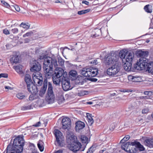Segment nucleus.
<instances>
[{"label":"nucleus","instance_id":"30","mask_svg":"<svg viewBox=\"0 0 153 153\" xmlns=\"http://www.w3.org/2000/svg\"><path fill=\"white\" fill-rule=\"evenodd\" d=\"M127 53V52H126V51H124V50L121 51L119 53V55H118L119 58L120 57L121 59H125Z\"/></svg>","mask_w":153,"mask_h":153},{"label":"nucleus","instance_id":"43","mask_svg":"<svg viewBox=\"0 0 153 153\" xmlns=\"http://www.w3.org/2000/svg\"><path fill=\"white\" fill-rule=\"evenodd\" d=\"M33 33L32 31H30L28 32L25 34L23 35V37H26L30 36L33 35Z\"/></svg>","mask_w":153,"mask_h":153},{"label":"nucleus","instance_id":"35","mask_svg":"<svg viewBox=\"0 0 153 153\" xmlns=\"http://www.w3.org/2000/svg\"><path fill=\"white\" fill-rule=\"evenodd\" d=\"M22 65H19L17 66H16L15 68L17 72L20 74H22L23 73L22 71Z\"/></svg>","mask_w":153,"mask_h":153},{"label":"nucleus","instance_id":"12","mask_svg":"<svg viewBox=\"0 0 153 153\" xmlns=\"http://www.w3.org/2000/svg\"><path fill=\"white\" fill-rule=\"evenodd\" d=\"M48 87V80L46 78L45 79L43 83V85L39 91V95L41 97H42L45 94Z\"/></svg>","mask_w":153,"mask_h":153},{"label":"nucleus","instance_id":"6","mask_svg":"<svg viewBox=\"0 0 153 153\" xmlns=\"http://www.w3.org/2000/svg\"><path fill=\"white\" fill-rule=\"evenodd\" d=\"M55 99V94L53 91L52 84L48 83V88L46 95L45 100L49 104L53 103Z\"/></svg>","mask_w":153,"mask_h":153},{"label":"nucleus","instance_id":"11","mask_svg":"<svg viewBox=\"0 0 153 153\" xmlns=\"http://www.w3.org/2000/svg\"><path fill=\"white\" fill-rule=\"evenodd\" d=\"M33 80L34 84L38 86H40L43 83V78L42 74H33Z\"/></svg>","mask_w":153,"mask_h":153},{"label":"nucleus","instance_id":"19","mask_svg":"<svg viewBox=\"0 0 153 153\" xmlns=\"http://www.w3.org/2000/svg\"><path fill=\"white\" fill-rule=\"evenodd\" d=\"M75 129L76 131L79 132L80 130L82 129L85 127L84 123L80 121H77L75 123Z\"/></svg>","mask_w":153,"mask_h":153},{"label":"nucleus","instance_id":"39","mask_svg":"<svg viewBox=\"0 0 153 153\" xmlns=\"http://www.w3.org/2000/svg\"><path fill=\"white\" fill-rule=\"evenodd\" d=\"M88 92L82 90L80 91L78 93V95L79 96H82L85 95L87 94Z\"/></svg>","mask_w":153,"mask_h":153},{"label":"nucleus","instance_id":"15","mask_svg":"<svg viewBox=\"0 0 153 153\" xmlns=\"http://www.w3.org/2000/svg\"><path fill=\"white\" fill-rule=\"evenodd\" d=\"M62 128L64 129H66L70 127L71 121L68 117H64L62 120Z\"/></svg>","mask_w":153,"mask_h":153},{"label":"nucleus","instance_id":"53","mask_svg":"<svg viewBox=\"0 0 153 153\" xmlns=\"http://www.w3.org/2000/svg\"><path fill=\"white\" fill-rule=\"evenodd\" d=\"M88 120V123L89 125V126H91L94 122V120H93V119H88V120Z\"/></svg>","mask_w":153,"mask_h":153},{"label":"nucleus","instance_id":"52","mask_svg":"<svg viewBox=\"0 0 153 153\" xmlns=\"http://www.w3.org/2000/svg\"><path fill=\"white\" fill-rule=\"evenodd\" d=\"M87 120L93 119L92 117V115L91 114L87 113Z\"/></svg>","mask_w":153,"mask_h":153},{"label":"nucleus","instance_id":"3","mask_svg":"<svg viewBox=\"0 0 153 153\" xmlns=\"http://www.w3.org/2000/svg\"><path fill=\"white\" fill-rule=\"evenodd\" d=\"M148 60L146 58L140 59L134 65L135 69L139 70H146L149 73L153 74V62L148 63Z\"/></svg>","mask_w":153,"mask_h":153},{"label":"nucleus","instance_id":"47","mask_svg":"<svg viewBox=\"0 0 153 153\" xmlns=\"http://www.w3.org/2000/svg\"><path fill=\"white\" fill-rule=\"evenodd\" d=\"M149 111V109L148 108H144L142 109V114H147Z\"/></svg>","mask_w":153,"mask_h":153},{"label":"nucleus","instance_id":"59","mask_svg":"<svg viewBox=\"0 0 153 153\" xmlns=\"http://www.w3.org/2000/svg\"><path fill=\"white\" fill-rule=\"evenodd\" d=\"M92 63H93V64L96 65L98 63V62H97V59H95L92 61Z\"/></svg>","mask_w":153,"mask_h":153},{"label":"nucleus","instance_id":"27","mask_svg":"<svg viewBox=\"0 0 153 153\" xmlns=\"http://www.w3.org/2000/svg\"><path fill=\"white\" fill-rule=\"evenodd\" d=\"M25 80L26 82L27 85V84L29 85L33 83L30 78V75L28 74H26L25 75Z\"/></svg>","mask_w":153,"mask_h":153},{"label":"nucleus","instance_id":"22","mask_svg":"<svg viewBox=\"0 0 153 153\" xmlns=\"http://www.w3.org/2000/svg\"><path fill=\"white\" fill-rule=\"evenodd\" d=\"M128 79L131 80L133 82H137L141 81L142 79L139 76H134L131 75L129 76H128Z\"/></svg>","mask_w":153,"mask_h":153},{"label":"nucleus","instance_id":"42","mask_svg":"<svg viewBox=\"0 0 153 153\" xmlns=\"http://www.w3.org/2000/svg\"><path fill=\"white\" fill-rule=\"evenodd\" d=\"M1 1L3 6L8 8L10 7V5L4 0H1Z\"/></svg>","mask_w":153,"mask_h":153},{"label":"nucleus","instance_id":"64","mask_svg":"<svg viewBox=\"0 0 153 153\" xmlns=\"http://www.w3.org/2000/svg\"><path fill=\"white\" fill-rule=\"evenodd\" d=\"M31 153H39V152L37 151V150L36 149H34V150H32L31 151Z\"/></svg>","mask_w":153,"mask_h":153},{"label":"nucleus","instance_id":"2","mask_svg":"<svg viewBox=\"0 0 153 153\" xmlns=\"http://www.w3.org/2000/svg\"><path fill=\"white\" fill-rule=\"evenodd\" d=\"M67 142L69 144V149L74 152L78 151H83L84 148H82V145L73 134H69L67 135Z\"/></svg>","mask_w":153,"mask_h":153},{"label":"nucleus","instance_id":"13","mask_svg":"<svg viewBox=\"0 0 153 153\" xmlns=\"http://www.w3.org/2000/svg\"><path fill=\"white\" fill-rule=\"evenodd\" d=\"M46 62L48 63V64H50L51 65H52V67L54 66L56 68L58 66L57 62L56 59L54 56L50 57L49 56L47 57V59H45Z\"/></svg>","mask_w":153,"mask_h":153},{"label":"nucleus","instance_id":"50","mask_svg":"<svg viewBox=\"0 0 153 153\" xmlns=\"http://www.w3.org/2000/svg\"><path fill=\"white\" fill-rule=\"evenodd\" d=\"M30 150L31 151L33 150H34V149H35V145L33 143H30Z\"/></svg>","mask_w":153,"mask_h":153},{"label":"nucleus","instance_id":"10","mask_svg":"<svg viewBox=\"0 0 153 153\" xmlns=\"http://www.w3.org/2000/svg\"><path fill=\"white\" fill-rule=\"evenodd\" d=\"M41 69V65L37 61L34 60L31 65L30 70L31 71L34 72V74H41L39 72Z\"/></svg>","mask_w":153,"mask_h":153},{"label":"nucleus","instance_id":"31","mask_svg":"<svg viewBox=\"0 0 153 153\" xmlns=\"http://www.w3.org/2000/svg\"><path fill=\"white\" fill-rule=\"evenodd\" d=\"M44 143L41 140H39L37 143L38 148L41 152H42L44 150Z\"/></svg>","mask_w":153,"mask_h":153},{"label":"nucleus","instance_id":"51","mask_svg":"<svg viewBox=\"0 0 153 153\" xmlns=\"http://www.w3.org/2000/svg\"><path fill=\"white\" fill-rule=\"evenodd\" d=\"M3 33L6 34L8 35L10 34L9 31L7 29H4L3 30Z\"/></svg>","mask_w":153,"mask_h":153},{"label":"nucleus","instance_id":"5","mask_svg":"<svg viewBox=\"0 0 153 153\" xmlns=\"http://www.w3.org/2000/svg\"><path fill=\"white\" fill-rule=\"evenodd\" d=\"M118 59V53L114 51H111L105 56L104 62L106 65H110L117 62Z\"/></svg>","mask_w":153,"mask_h":153},{"label":"nucleus","instance_id":"14","mask_svg":"<svg viewBox=\"0 0 153 153\" xmlns=\"http://www.w3.org/2000/svg\"><path fill=\"white\" fill-rule=\"evenodd\" d=\"M27 88L28 91L31 94H37L38 91V90L36 86L33 83L27 85Z\"/></svg>","mask_w":153,"mask_h":153},{"label":"nucleus","instance_id":"38","mask_svg":"<svg viewBox=\"0 0 153 153\" xmlns=\"http://www.w3.org/2000/svg\"><path fill=\"white\" fill-rule=\"evenodd\" d=\"M91 10V9H87L85 10H82L80 11H79L78 12V14L79 15H81L82 14L86 13L88 12H90Z\"/></svg>","mask_w":153,"mask_h":153},{"label":"nucleus","instance_id":"46","mask_svg":"<svg viewBox=\"0 0 153 153\" xmlns=\"http://www.w3.org/2000/svg\"><path fill=\"white\" fill-rule=\"evenodd\" d=\"M19 31L18 29L16 28L12 29L11 30V32L13 34H16L18 33Z\"/></svg>","mask_w":153,"mask_h":153},{"label":"nucleus","instance_id":"36","mask_svg":"<svg viewBox=\"0 0 153 153\" xmlns=\"http://www.w3.org/2000/svg\"><path fill=\"white\" fill-rule=\"evenodd\" d=\"M33 108V105L31 104L28 105L23 106L21 108L22 110H25Z\"/></svg>","mask_w":153,"mask_h":153},{"label":"nucleus","instance_id":"9","mask_svg":"<svg viewBox=\"0 0 153 153\" xmlns=\"http://www.w3.org/2000/svg\"><path fill=\"white\" fill-rule=\"evenodd\" d=\"M54 133L56 138V141L55 142L56 145L60 147L64 146L65 144L61 132L59 130L55 129Z\"/></svg>","mask_w":153,"mask_h":153},{"label":"nucleus","instance_id":"4","mask_svg":"<svg viewBox=\"0 0 153 153\" xmlns=\"http://www.w3.org/2000/svg\"><path fill=\"white\" fill-rule=\"evenodd\" d=\"M62 78V88L64 91H66L70 89V83L69 80L67 76V72L64 71L63 70V72L62 75H60L59 78V82L58 84H54L56 85H59L61 81V77Z\"/></svg>","mask_w":153,"mask_h":153},{"label":"nucleus","instance_id":"21","mask_svg":"<svg viewBox=\"0 0 153 153\" xmlns=\"http://www.w3.org/2000/svg\"><path fill=\"white\" fill-rule=\"evenodd\" d=\"M131 144L132 146H135L140 151H143L145 150V148L139 142L135 141L134 142H131Z\"/></svg>","mask_w":153,"mask_h":153},{"label":"nucleus","instance_id":"37","mask_svg":"<svg viewBox=\"0 0 153 153\" xmlns=\"http://www.w3.org/2000/svg\"><path fill=\"white\" fill-rule=\"evenodd\" d=\"M80 139L82 143L85 144L87 143L88 138L86 136L83 135H81Z\"/></svg>","mask_w":153,"mask_h":153},{"label":"nucleus","instance_id":"62","mask_svg":"<svg viewBox=\"0 0 153 153\" xmlns=\"http://www.w3.org/2000/svg\"><path fill=\"white\" fill-rule=\"evenodd\" d=\"M53 1H54L55 3H61L62 2V0H53Z\"/></svg>","mask_w":153,"mask_h":153},{"label":"nucleus","instance_id":"48","mask_svg":"<svg viewBox=\"0 0 153 153\" xmlns=\"http://www.w3.org/2000/svg\"><path fill=\"white\" fill-rule=\"evenodd\" d=\"M29 98V100H32L34 99L35 96L36 94H31Z\"/></svg>","mask_w":153,"mask_h":153},{"label":"nucleus","instance_id":"23","mask_svg":"<svg viewBox=\"0 0 153 153\" xmlns=\"http://www.w3.org/2000/svg\"><path fill=\"white\" fill-rule=\"evenodd\" d=\"M131 62L126 61V62L123 65V67L126 71H131Z\"/></svg>","mask_w":153,"mask_h":153},{"label":"nucleus","instance_id":"45","mask_svg":"<svg viewBox=\"0 0 153 153\" xmlns=\"http://www.w3.org/2000/svg\"><path fill=\"white\" fill-rule=\"evenodd\" d=\"M144 94L145 95H147L148 96H151L153 95V92L151 91H146L144 92Z\"/></svg>","mask_w":153,"mask_h":153},{"label":"nucleus","instance_id":"18","mask_svg":"<svg viewBox=\"0 0 153 153\" xmlns=\"http://www.w3.org/2000/svg\"><path fill=\"white\" fill-rule=\"evenodd\" d=\"M149 51H147L143 50H140L137 51V55L141 58H146L145 57H147L149 54Z\"/></svg>","mask_w":153,"mask_h":153},{"label":"nucleus","instance_id":"63","mask_svg":"<svg viewBox=\"0 0 153 153\" xmlns=\"http://www.w3.org/2000/svg\"><path fill=\"white\" fill-rule=\"evenodd\" d=\"M25 43H28L30 41V39L28 38L25 39L24 40Z\"/></svg>","mask_w":153,"mask_h":153},{"label":"nucleus","instance_id":"25","mask_svg":"<svg viewBox=\"0 0 153 153\" xmlns=\"http://www.w3.org/2000/svg\"><path fill=\"white\" fill-rule=\"evenodd\" d=\"M131 142H128L123 144L121 146V148L125 151L128 152L130 151V149L128 148L129 146L131 145Z\"/></svg>","mask_w":153,"mask_h":153},{"label":"nucleus","instance_id":"41","mask_svg":"<svg viewBox=\"0 0 153 153\" xmlns=\"http://www.w3.org/2000/svg\"><path fill=\"white\" fill-rule=\"evenodd\" d=\"M16 97L20 100L24 99L25 97V96L22 93H19L16 95Z\"/></svg>","mask_w":153,"mask_h":153},{"label":"nucleus","instance_id":"20","mask_svg":"<svg viewBox=\"0 0 153 153\" xmlns=\"http://www.w3.org/2000/svg\"><path fill=\"white\" fill-rule=\"evenodd\" d=\"M134 54L133 52H127L125 58L126 62H131L134 57Z\"/></svg>","mask_w":153,"mask_h":153},{"label":"nucleus","instance_id":"16","mask_svg":"<svg viewBox=\"0 0 153 153\" xmlns=\"http://www.w3.org/2000/svg\"><path fill=\"white\" fill-rule=\"evenodd\" d=\"M18 149L11 144H9L6 149V153H18Z\"/></svg>","mask_w":153,"mask_h":153},{"label":"nucleus","instance_id":"49","mask_svg":"<svg viewBox=\"0 0 153 153\" xmlns=\"http://www.w3.org/2000/svg\"><path fill=\"white\" fill-rule=\"evenodd\" d=\"M12 8H14L16 11L18 12L20 10L19 7L17 5H15L12 6Z\"/></svg>","mask_w":153,"mask_h":153},{"label":"nucleus","instance_id":"33","mask_svg":"<svg viewBox=\"0 0 153 153\" xmlns=\"http://www.w3.org/2000/svg\"><path fill=\"white\" fill-rule=\"evenodd\" d=\"M19 26L20 27H22L26 30H27L30 27V25L27 23H26L22 22L20 24Z\"/></svg>","mask_w":153,"mask_h":153},{"label":"nucleus","instance_id":"54","mask_svg":"<svg viewBox=\"0 0 153 153\" xmlns=\"http://www.w3.org/2000/svg\"><path fill=\"white\" fill-rule=\"evenodd\" d=\"M89 80L93 82H96L97 81V79L94 78H90Z\"/></svg>","mask_w":153,"mask_h":153},{"label":"nucleus","instance_id":"17","mask_svg":"<svg viewBox=\"0 0 153 153\" xmlns=\"http://www.w3.org/2000/svg\"><path fill=\"white\" fill-rule=\"evenodd\" d=\"M88 71L89 77H92L96 76L98 72V70L97 68L93 67L89 68Z\"/></svg>","mask_w":153,"mask_h":153},{"label":"nucleus","instance_id":"7","mask_svg":"<svg viewBox=\"0 0 153 153\" xmlns=\"http://www.w3.org/2000/svg\"><path fill=\"white\" fill-rule=\"evenodd\" d=\"M121 69V67L118 64H115L107 69V74L112 76H117Z\"/></svg>","mask_w":153,"mask_h":153},{"label":"nucleus","instance_id":"60","mask_svg":"<svg viewBox=\"0 0 153 153\" xmlns=\"http://www.w3.org/2000/svg\"><path fill=\"white\" fill-rule=\"evenodd\" d=\"M40 125V122H38L37 123L34 125L33 126L36 127L39 126Z\"/></svg>","mask_w":153,"mask_h":153},{"label":"nucleus","instance_id":"34","mask_svg":"<svg viewBox=\"0 0 153 153\" xmlns=\"http://www.w3.org/2000/svg\"><path fill=\"white\" fill-rule=\"evenodd\" d=\"M48 57L49 56H47V55L45 53H42L39 56L38 58L40 60H44V62H45L46 61L45 59H47V57Z\"/></svg>","mask_w":153,"mask_h":153},{"label":"nucleus","instance_id":"55","mask_svg":"<svg viewBox=\"0 0 153 153\" xmlns=\"http://www.w3.org/2000/svg\"><path fill=\"white\" fill-rule=\"evenodd\" d=\"M0 74L1 75V77L7 78L8 77V75L7 74Z\"/></svg>","mask_w":153,"mask_h":153},{"label":"nucleus","instance_id":"61","mask_svg":"<svg viewBox=\"0 0 153 153\" xmlns=\"http://www.w3.org/2000/svg\"><path fill=\"white\" fill-rule=\"evenodd\" d=\"M82 3L85 4L87 5H88L89 4V2H88L86 1H85V0H84V1H82Z\"/></svg>","mask_w":153,"mask_h":153},{"label":"nucleus","instance_id":"29","mask_svg":"<svg viewBox=\"0 0 153 153\" xmlns=\"http://www.w3.org/2000/svg\"><path fill=\"white\" fill-rule=\"evenodd\" d=\"M144 9L146 12L151 13L152 12V6L149 4L146 5L144 6Z\"/></svg>","mask_w":153,"mask_h":153},{"label":"nucleus","instance_id":"57","mask_svg":"<svg viewBox=\"0 0 153 153\" xmlns=\"http://www.w3.org/2000/svg\"><path fill=\"white\" fill-rule=\"evenodd\" d=\"M63 152V150L62 149H59L57 151H55L54 153H62Z\"/></svg>","mask_w":153,"mask_h":153},{"label":"nucleus","instance_id":"58","mask_svg":"<svg viewBox=\"0 0 153 153\" xmlns=\"http://www.w3.org/2000/svg\"><path fill=\"white\" fill-rule=\"evenodd\" d=\"M140 99L141 100L149 99V97H147V96L140 97Z\"/></svg>","mask_w":153,"mask_h":153},{"label":"nucleus","instance_id":"44","mask_svg":"<svg viewBox=\"0 0 153 153\" xmlns=\"http://www.w3.org/2000/svg\"><path fill=\"white\" fill-rule=\"evenodd\" d=\"M58 62L60 66H62L64 65V61L61 57H60L58 58Z\"/></svg>","mask_w":153,"mask_h":153},{"label":"nucleus","instance_id":"56","mask_svg":"<svg viewBox=\"0 0 153 153\" xmlns=\"http://www.w3.org/2000/svg\"><path fill=\"white\" fill-rule=\"evenodd\" d=\"M130 138V136L129 135H127L123 138L124 139H125V140H126V141H127Z\"/></svg>","mask_w":153,"mask_h":153},{"label":"nucleus","instance_id":"26","mask_svg":"<svg viewBox=\"0 0 153 153\" xmlns=\"http://www.w3.org/2000/svg\"><path fill=\"white\" fill-rule=\"evenodd\" d=\"M144 143L147 146L150 147H153V138L146 140L145 141Z\"/></svg>","mask_w":153,"mask_h":153},{"label":"nucleus","instance_id":"1","mask_svg":"<svg viewBox=\"0 0 153 153\" xmlns=\"http://www.w3.org/2000/svg\"><path fill=\"white\" fill-rule=\"evenodd\" d=\"M43 68L46 78H50L52 77L54 84H58L59 82V77L62 75L63 69L62 68H56L54 73H53V68L52 65L48 64L46 62H44Z\"/></svg>","mask_w":153,"mask_h":153},{"label":"nucleus","instance_id":"24","mask_svg":"<svg viewBox=\"0 0 153 153\" xmlns=\"http://www.w3.org/2000/svg\"><path fill=\"white\" fill-rule=\"evenodd\" d=\"M19 57L17 55H13L10 59V62L12 63H17L19 62Z\"/></svg>","mask_w":153,"mask_h":153},{"label":"nucleus","instance_id":"8","mask_svg":"<svg viewBox=\"0 0 153 153\" xmlns=\"http://www.w3.org/2000/svg\"><path fill=\"white\" fill-rule=\"evenodd\" d=\"M24 143V138L22 137H17L14 140L13 145L15 147L18 149V153H20L22 152Z\"/></svg>","mask_w":153,"mask_h":153},{"label":"nucleus","instance_id":"32","mask_svg":"<svg viewBox=\"0 0 153 153\" xmlns=\"http://www.w3.org/2000/svg\"><path fill=\"white\" fill-rule=\"evenodd\" d=\"M94 32V34H92L91 35V37L93 38H96L98 37L101 33V30L100 29H96L95 30Z\"/></svg>","mask_w":153,"mask_h":153},{"label":"nucleus","instance_id":"28","mask_svg":"<svg viewBox=\"0 0 153 153\" xmlns=\"http://www.w3.org/2000/svg\"><path fill=\"white\" fill-rule=\"evenodd\" d=\"M89 68H83L81 71V74L82 75L86 77H88V71H89Z\"/></svg>","mask_w":153,"mask_h":153},{"label":"nucleus","instance_id":"40","mask_svg":"<svg viewBox=\"0 0 153 153\" xmlns=\"http://www.w3.org/2000/svg\"><path fill=\"white\" fill-rule=\"evenodd\" d=\"M69 74L70 76H72L76 77L77 74V72L76 71L72 70L69 72Z\"/></svg>","mask_w":153,"mask_h":153}]
</instances>
